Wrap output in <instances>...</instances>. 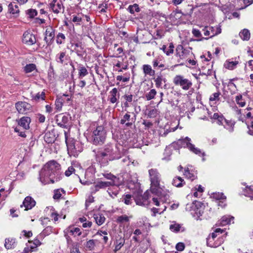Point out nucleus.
Here are the masks:
<instances>
[{
	"mask_svg": "<svg viewBox=\"0 0 253 253\" xmlns=\"http://www.w3.org/2000/svg\"><path fill=\"white\" fill-rule=\"evenodd\" d=\"M60 165L53 160L47 162L39 173V180L43 184L53 183L60 179Z\"/></svg>",
	"mask_w": 253,
	"mask_h": 253,
	"instance_id": "1",
	"label": "nucleus"
},
{
	"mask_svg": "<svg viewBox=\"0 0 253 253\" xmlns=\"http://www.w3.org/2000/svg\"><path fill=\"white\" fill-rule=\"evenodd\" d=\"M149 175L151 181V191L153 193L160 196L162 201H164L167 196V193L160 187L161 174L156 169L149 170Z\"/></svg>",
	"mask_w": 253,
	"mask_h": 253,
	"instance_id": "2",
	"label": "nucleus"
},
{
	"mask_svg": "<svg viewBox=\"0 0 253 253\" xmlns=\"http://www.w3.org/2000/svg\"><path fill=\"white\" fill-rule=\"evenodd\" d=\"M66 143L67 147L68 153L70 156L77 157L83 151L82 144L78 141L73 138L67 139Z\"/></svg>",
	"mask_w": 253,
	"mask_h": 253,
	"instance_id": "3",
	"label": "nucleus"
},
{
	"mask_svg": "<svg viewBox=\"0 0 253 253\" xmlns=\"http://www.w3.org/2000/svg\"><path fill=\"white\" fill-rule=\"evenodd\" d=\"M106 131L103 126H98L92 131V142L95 145L103 144L106 139Z\"/></svg>",
	"mask_w": 253,
	"mask_h": 253,
	"instance_id": "4",
	"label": "nucleus"
},
{
	"mask_svg": "<svg viewBox=\"0 0 253 253\" xmlns=\"http://www.w3.org/2000/svg\"><path fill=\"white\" fill-rule=\"evenodd\" d=\"M190 141L191 139L188 137H186L178 140V143L182 147L187 148L190 151L199 156H205V153L202 152L200 149L195 147L194 145L190 143Z\"/></svg>",
	"mask_w": 253,
	"mask_h": 253,
	"instance_id": "5",
	"label": "nucleus"
},
{
	"mask_svg": "<svg viewBox=\"0 0 253 253\" xmlns=\"http://www.w3.org/2000/svg\"><path fill=\"white\" fill-rule=\"evenodd\" d=\"M173 83L176 86H179L184 90H189L192 86L191 81L185 78L182 75H177L173 79Z\"/></svg>",
	"mask_w": 253,
	"mask_h": 253,
	"instance_id": "6",
	"label": "nucleus"
},
{
	"mask_svg": "<svg viewBox=\"0 0 253 253\" xmlns=\"http://www.w3.org/2000/svg\"><path fill=\"white\" fill-rule=\"evenodd\" d=\"M15 108L19 114H26L31 110V105L25 101H18L15 103Z\"/></svg>",
	"mask_w": 253,
	"mask_h": 253,
	"instance_id": "7",
	"label": "nucleus"
},
{
	"mask_svg": "<svg viewBox=\"0 0 253 253\" xmlns=\"http://www.w3.org/2000/svg\"><path fill=\"white\" fill-rule=\"evenodd\" d=\"M95 155L96 160L102 166L106 165L108 163L110 158L108 157L102 150H93Z\"/></svg>",
	"mask_w": 253,
	"mask_h": 253,
	"instance_id": "8",
	"label": "nucleus"
},
{
	"mask_svg": "<svg viewBox=\"0 0 253 253\" xmlns=\"http://www.w3.org/2000/svg\"><path fill=\"white\" fill-rule=\"evenodd\" d=\"M55 29L53 27L50 26L46 27L44 41L47 45H50L52 43L55 37Z\"/></svg>",
	"mask_w": 253,
	"mask_h": 253,
	"instance_id": "9",
	"label": "nucleus"
},
{
	"mask_svg": "<svg viewBox=\"0 0 253 253\" xmlns=\"http://www.w3.org/2000/svg\"><path fill=\"white\" fill-rule=\"evenodd\" d=\"M36 38L32 33L26 31L24 33L22 38V42L28 45H32L36 42Z\"/></svg>",
	"mask_w": 253,
	"mask_h": 253,
	"instance_id": "10",
	"label": "nucleus"
},
{
	"mask_svg": "<svg viewBox=\"0 0 253 253\" xmlns=\"http://www.w3.org/2000/svg\"><path fill=\"white\" fill-rule=\"evenodd\" d=\"M204 35L205 36H210L212 38L221 32V29L219 27H205L203 29Z\"/></svg>",
	"mask_w": 253,
	"mask_h": 253,
	"instance_id": "11",
	"label": "nucleus"
},
{
	"mask_svg": "<svg viewBox=\"0 0 253 253\" xmlns=\"http://www.w3.org/2000/svg\"><path fill=\"white\" fill-rule=\"evenodd\" d=\"M190 50L184 49L182 45H178L176 48L175 55L179 57L178 62L179 63L180 60H186L190 54Z\"/></svg>",
	"mask_w": 253,
	"mask_h": 253,
	"instance_id": "12",
	"label": "nucleus"
},
{
	"mask_svg": "<svg viewBox=\"0 0 253 253\" xmlns=\"http://www.w3.org/2000/svg\"><path fill=\"white\" fill-rule=\"evenodd\" d=\"M149 193L147 191L145 192L143 196H140L134 199L136 205L139 206H146L149 205Z\"/></svg>",
	"mask_w": 253,
	"mask_h": 253,
	"instance_id": "13",
	"label": "nucleus"
},
{
	"mask_svg": "<svg viewBox=\"0 0 253 253\" xmlns=\"http://www.w3.org/2000/svg\"><path fill=\"white\" fill-rule=\"evenodd\" d=\"M36 205V202L31 197H26L23 201V204L21 205V207L24 206L25 208V210L27 211L31 209Z\"/></svg>",
	"mask_w": 253,
	"mask_h": 253,
	"instance_id": "14",
	"label": "nucleus"
},
{
	"mask_svg": "<svg viewBox=\"0 0 253 253\" xmlns=\"http://www.w3.org/2000/svg\"><path fill=\"white\" fill-rule=\"evenodd\" d=\"M31 118L28 117H23L16 121L19 126L22 127L24 129H28L30 128L29 125L31 123Z\"/></svg>",
	"mask_w": 253,
	"mask_h": 253,
	"instance_id": "15",
	"label": "nucleus"
},
{
	"mask_svg": "<svg viewBox=\"0 0 253 253\" xmlns=\"http://www.w3.org/2000/svg\"><path fill=\"white\" fill-rule=\"evenodd\" d=\"M110 186V183L108 181H98L92 188V192H96L100 189H106Z\"/></svg>",
	"mask_w": 253,
	"mask_h": 253,
	"instance_id": "16",
	"label": "nucleus"
},
{
	"mask_svg": "<svg viewBox=\"0 0 253 253\" xmlns=\"http://www.w3.org/2000/svg\"><path fill=\"white\" fill-rule=\"evenodd\" d=\"M109 94L110 95L109 96V100L110 101V102L113 104L117 103L120 97V94L118 92L117 88H113L109 92Z\"/></svg>",
	"mask_w": 253,
	"mask_h": 253,
	"instance_id": "17",
	"label": "nucleus"
},
{
	"mask_svg": "<svg viewBox=\"0 0 253 253\" xmlns=\"http://www.w3.org/2000/svg\"><path fill=\"white\" fill-rule=\"evenodd\" d=\"M64 233H69L70 235H72L74 237L80 236L82 234L81 229L75 226L68 227L64 231Z\"/></svg>",
	"mask_w": 253,
	"mask_h": 253,
	"instance_id": "18",
	"label": "nucleus"
},
{
	"mask_svg": "<svg viewBox=\"0 0 253 253\" xmlns=\"http://www.w3.org/2000/svg\"><path fill=\"white\" fill-rule=\"evenodd\" d=\"M222 123L220 125L223 126L229 132H232L234 131L235 124V122L234 121L228 120L224 118Z\"/></svg>",
	"mask_w": 253,
	"mask_h": 253,
	"instance_id": "19",
	"label": "nucleus"
},
{
	"mask_svg": "<svg viewBox=\"0 0 253 253\" xmlns=\"http://www.w3.org/2000/svg\"><path fill=\"white\" fill-rule=\"evenodd\" d=\"M56 121L59 126L62 127H66V124L69 121L68 116L60 114L57 116Z\"/></svg>",
	"mask_w": 253,
	"mask_h": 253,
	"instance_id": "20",
	"label": "nucleus"
},
{
	"mask_svg": "<svg viewBox=\"0 0 253 253\" xmlns=\"http://www.w3.org/2000/svg\"><path fill=\"white\" fill-rule=\"evenodd\" d=\"M50 7L52 9L53 12L58 13L62 8L61 3L57 2V0H53L50 3Z\"/></svg>",
	"mask_w": 253,
	"mask_h": 253,
	"instance_id": "21",
	"label": "nucleus"
},
{
	"mask_svg": "<svg viewBox=\"0 0 253 253\" xmlns=\"http://www.w3.org/2000/svg\"><path fill=\"white\" fill-rule=\"evenodd\" d=\"M158 197H153L152 198V201L155 205L158 207H160L159 208L161 209V211H162V209H164L163 206H165L164 203L167 201V200L169 198V196L167 194V196L166 197L167 198L164 200L162 201L161 199L160 196L158 195H157Z\"/></svg>",
	"mask_w": 253,
	"mask_h": 253,
	"instance_id": "22",
	"label": "nucleus"
},
{
	"mask_svg": "<svg viewBox=\"0 0 253 253\" xmlns=\"http://www.w3.org/2000/svg\"><path fill=\"white\" fill-rule=\"evenodd\" d=\"M172 184L176 187H181L185 184V182L181 177L176 176L172 179Z\"/></svg>",
	"mask_w": 253,
	"mask_h": 253,
	"instance_id": "23",
	"label": "nucleus"
},
{
	"mask_svg": "<svg viewBox=\"0 0 253 253\" xmlns=\"http://www.w3.org/2000/svg\"><path fill=\"white\" fill-rule=\"evenodd\" d=\"M108 188L107 192L110 197L114 198L117 196L120 190L119 187L111 186Z\"/></svg>",
	"mask_w": 253,
	"mask_h": 253,
	"instance_id": "24",
	"label": "nucleus"
},
{
	"mask_svg": "<svg viewBox=\"0 0 253 253\" xmlns=\"http://www.w3.org/2000/svg\"><path fill=\"white\" fill-rule=\"evenodd\" d=\"M74 47V50L76 52L77 54L80 57H82L84 54V50L82 47L81 43H76L72 45Z\"/></svg>",
	"mask_w": 253,
	"mask_h": 253,
	"instance_id": "25",
	"label": "nucleus"
},
{
	"mask_svg": "<svg viewBox=\"0 0 253 253\" xmlns=\"http://www.w3.org/2000/svg\"><path fill=\"white\" fill-rule=\"evenodd\" d=\"M210 118L211 119L213 120L216 121V123L220 125L222 124L223 121H224V117L223 116L220 114L218 113H215L212 115L210 116Z\"/></svg>",
	"mask_w": 253,
	"mask_h": 253,
	"instance_id": "26",
	"label": "nucleus"
},
{
	"mask_svg": "<svg viewBox=\"0 0 253 253\" xmlns=\"http://www.w3.org/2000/svg\"><path fill=\"white\" fill-rule=\"evenodd\" d=\"M93 218L96 224L98 225H102L105 221V217L104 216L99 212L94 214Z\"/></svg>",
	"mask_w": 253,
	"mask_h": 253,
	"instance_id": "27",
	"label": "nucleus"
},
{
	"mask_svg": "<svg viewBox=\"0 0 253 253\" xmlns=\"http://www.w3.org/2000/svg\"><path fill=\"white\" fill-rule=\"evenodd\" d=\"M8 11L12 14H18L19 9L18 5L15 2H11L8 5Z\"/></svg>",
	"mask_w": 253,
	"mask_h": 253,
	"instance_id": "28",
	"label": "nucleus"
},
{
	"mask_svg": "<svg viewBox=\"0 0 253 253\" xmlns=\"http://www.w3.org/2000/svg\"><path fill=\"white\" fill-rule=\"evenodd\" d=\"M234 218L233 216L224 215L221 218V220L218 221L219 222L218 224L221 226H225L230 223L231 221L233 220Z\"/></svg>",
	"mask_w": 253,
	"mask_h": 253,
	"instance_id": "29",
	"label": "nucleus"
},
{
	"mask_svg": "<svg viewBox=\"0 0 253 253\" xmlns=\"http://www.w3.org/2000/svg\"><path fill=\"white\" fill-rule=\"evenodd\" d=\"M16 245L14 238H7L5 239L4 246L7 249L14 248Z\"/></svg>",
	"mask_w": 253,
	"mask_h": 253,
	"instance_id": "30",
	"label": "nucleus"
},
{
	"mask_svg": "<svg viewBox=\"0 0 253 253\" xmlns=\"http://www.w3.org/2000/svg\"><path fill=\"white\" fill-rule=\"evenodd\" d=\"M132 217L131 216H128L126 214L118 216L116 219V222L119 224H123L124 223H128L129 219Z\"/></svg>",
	"mask_w": 253,
	"mask_h": 253,
	"instance_id": "31",
	"label": "nucleus"
},
{
	"mask_svg": "<svg viewBox=\"0 0 253 253\" xmlns=\"http://www.w3.org/2000/svg\"><path fill=\"white\" fill-rule=\"evenodd\" d=\"M173 44L171 42L169 43L168 47H167L166 45H163L161 49L167 54V55L169 56L173 52Z\"/></svg>",
	"mask_w": 253,
	"mask_h": 253,
	"instance_id": "32",
	"label": "nucleus"
},
{
	"mask_svg": "<svg viewBox=\"0 0 253 253\" xmlns=\"http://www.w3.org/2000/svg\"><path fill=\"white\" fill-rule=\"evenodd\" d=\"M143 71L145 75L149 76H154L155 74V71L152 70L151 66L149 65H144L143 66Z\"/></svg>",
	"mask_w": 253,
	"mask_h": 253,
	"instance_id": "33",
	"label": "nucleus"
},
{
	"mask_svg": "<svg viewBox=\"0 0 253 253\" xmlns=\"http://www.w3.org/2000/svg\"><path fill=\"white\" fill-rule=\"evenodd\" d=\"M64 102V97H60L57 98L55 101V109L57 111H60L61 110L63 103Z\"/></svg>",
	"mask_w": 253,
	"mask_h": 253,
	"instance_id": "34",
	"label": "nucleus"
},
{
	"mask_svg": "<svg viewBox=\"0 0 253 253\" xmlns=\"http://www.w3.org/2000/svg\"><path fill=\"white\" fill-rule=\"evenodd\" d=\"M154 82L157 88H162V83L163 82H166V79L162 76H158L154 78Z\"/></svg>",
	"mask_w": 253,
	"mask_h": 253,
	"instance_id": "35",
	"label": "nucleus"
},
{
	"mask_svg": "<svg viewBox=\"0 0 253 253\" xmlns=\"http://www.w3.org/2000/svg\"><path fill=\"white\" fill-rule=\"evenodd\" d=\"M238 63L239 61L237 60L232 61H227L224 64V66L228 69L233 70L236 68Z\"/></svg>",
	"mask_w": 253,
	"mask_h": 253,
	"instance_id": "36",
	"label": "nucleus"
},
{
	"mask_svg": "<svg viewBox=\"0 0 253 253\" xmlns=\"http://www.w3.org/2000/svg\"><path fill=\"white\" fill-rule=\"evenodd\" d=\"M241 38L244 41H248L250 38V33L247 29H244L239 33Z\"/></svg>",
	"mask_w": 253,
	"mask_h": 253,
	"instance_id": "37",
	"label": "nucleus"
},
{
	"mask_svg": "<svg viewBox=\"0 0 253 253\" xmlns=\"http://www.w3.org/2000/svg\"><path fill=\"white\" fill-rule=\"evenodd\" d=\"M95 246V243L93 240H89L85 244V249L87 251H92Z\"/></svg>",
	"mask_w": 253,
	"mask_h": 253,
	"instance_id": "38",
	"label": "nucleus"
},
{
	"mask_svg": "<svg viewBox=\"0 0 253 253\" xmlns=\"http://www.w3.org/2000/svg\"><path fill=\"white\" fill-rule=\"evenodd\" d=\"M157 94V91L155 89H151L148 92L145 94V98L147 100H150L155 98Z\"/></svg>",
	"mask_w": 253,
	"mask_h": 253,
	"instance_id": "39",
	"label": "nucleus"
},
{
	"mask_svg": "<svg viewBox=\"0 0 253 253\" xmlns=\"http://www.w3.org/2000/svg\"><path fill=\"white\" fill-rule=\"evenodd\" d=\"M235 101L237 104L240 107H244L246 105V101L241 94L238 95L235 97Z\"/></svg>",
	"mask_w": 253,
	"mask_h": 253,
	"instance_id": "40",
	"label": "nucleus"
},
{
	"mask_svg": "<svg viewBox=\"0 0 253 253\" xmlns=\"http://www.w3.org/2000/svg\"><path fill=\"white\" fill-rule=\"evenodd\" d=\"M35 70H36V65L33 63L27 64L24 68V71L26 73H31Z\"/></svg>",
	"mask_w": 253,
	"mask_h": 253,
	"instance_id": "41",
	"label": "nucleus"
},
{
	"mask_svg": "<svg viewBox=\"0 0 253 253\" xmlns=\"http://www.w3.org/2000/svg\"><path fill=\"white\" fill-rule=\"evenodd\" d=\"M127 10L131 13L134 14L135 12H138L140 11V8L137 4L135 3L133 5H130L127 8Z\"/></svg>",
	"mask_w": 253,
	"mask_h": 253,
	"instance_id": "42",
	"label": "nucleus"
},
{
	"mask_svg": "<svg viewBox=\"0 0 253 253\" xmlns=\"http://www.w3.org/2000/svg\"><path fill=\"white\" fill-rule=\"evenodd\" d=\"M79 78L82 79L84 77L88 74V71L83 66L80 65L79 66Z\"/></svg>",
	"mask_w": 253,
	"mask_h": 253,
	"instance_id": "43",
	"label": "nucleus"
},
{
	"mask_svg": "<svg viewBox=\"0 0 253 253\" xmlns=\"http://www.w3.org/2000/svg\"><path fill=\"white\" fill-rule=\"evenodd\" d=\"M62 193L65 194V191L63 189H58L54 191V195L53 198L55 200L59 199L62 196Z\"/></svg>",
	"mask_w": 253,
	"mask_h": 253,
	"instance_id": "44",
	"label": "nucleus"
},
{
	"mask_svg": "<svg viewBox=\"0 0 253 253\" xmlns=\"http://www.w3.org/2000/svg\"><path fill=\"white\" fill-rule=\"evenodd\" d=\"M125 241L123 239H120L117 240L115 242V247L114 249V252H117L119 251L121 248L124 246Z\"/></svg>",
	"mask_w": 253,
	"mask_h": 253,
	"instance_id": "45",
	"label": "nucleus"
},
{
	"mask_svg": "<svg viewBox=\"0 0 253 253\" xmlns=\"http://www.w3.org/2000/svg\"><path fill=\"white\" fill-rule=\"evenodd\" d=\"M164 209H162V211H161V208H152L151 209V211L153 212L152 215L153 216H155L156 215V214H162L164 212V211H166L167 209V207L166 206H163Z\"/></svg>",
	"mask_w": 253,
	"mask_h": 253,
	"instance_id": "46",
	"label": "nucleus"
},
{
	"mask_svg": "<svg viewBox=\"0 0 253 253\" xmlns=\"http://www.w3.org/2000/svg\"><path fill=\"white\" fill-rule=\"evenodd\" d=\"M66 39V37L64 34L61 33H59L56 36V42L58 44L63 43Z\"/></svg>",
	"mask_w": 253,
	"mask_h": 253,
	"instance_id": "47",
	"label": "nucleus"
},
{
	"mask_svg": "<svg viewBox=\"0 0 253 253\" xmlns=\"http://www.w3.org/2000/svg\"><path fill=\"white\" fill-rule=\"evenodd\" d=\"M66 57V53L61 52L56 56V61L60 64H63L64 61V58Z\"/></svg>",
	"mask_w": 253,
	"mask_h": 253,
	"instance_id": "48",
	"label": "nucleus"
},
{
	"mask_svg": "<svg viewBox=\"0 0 253 253\" xmlns=\"http://www.w3.org/2000/svg\"><path fill=\"white\" fill-rule=\"evenodd\" d=\"M110 183V186H117L119 187L122 183V181L120 180V178L117 177L116 176L114 175V177L112 179V181H108Z\"/></svg>",
	"mask_w": 253,
	"mask_h": 253,
	"instance_id": "49",
	"label": "nucleus"
},
{
	"mask_svg": "<svg viewBox=\"0 0 253 253\" xmlns=\"http://www.w3.org/2000/svg\"><path fill=\"white\" fill-rule=\"evenodd\" d=\"M184 175L186 178L191 179L192 181L197 177L196 175L190 172V170L188 168L185 169Z\"/></svg>",
	"mask_w": 253,
	"mask_h": 253,
	"instance_id": "50",
	"label": "nucleus"
},
{
	"mask_svg": "<svg viewBox=\"0 0 253 253\" xmlns=\"http://www.w3.org/2000/svg\"><path fill=\"white\" fill-rule=\"evenodd\" d=\"M253 109L251 107H247L246 109L243 110V116L246 118H251L252 117V113L251 112Z\"/></svg>",
	"mask_w": 253,
	"mask_h": 253,
	"instance_id": "51",
	"label": "nucleus"
},
{
	"mask_svg": "<svg viewBox=\"0 0 253 253\" xmlns=\"http://www.w3.org/2000/svg\"><path fill=\"white\" fill-rule=\"evenodd\" d=\"M181 227L180 224L176 223L175 222H173V224L170 225L169 229L173 232H177L180 231Z\"/></svg>",
	"mask_w": 253,
	"mask_h": 253,
	"instance_id": "52",
	"label": "nucleus"
},
{
	"mask_svg": "<svg viewBox=\"0 0 253 253\" xmlns=\"http://www.w3.org/2000/svg\"><path fill=\"white\" fill-rule=\"evenodd\" d=\"M245 195L250 197L251 199H253V186L246 187Z\"/></svg>",
	"mask_w": 253,
	"mask_h": 253,
	"instance_id": "53",
	"label": "nucleus"
},
{
	"mask_svg": "<svg viewBox=\"0 0 253 253\" xmlns=\"http://www.w3.org/2000/svg\"><path fill=\"white\" fill-rule=\"evenodd\" d=\"M113 146L108 145L105 147V148L103 152L106 154L109 158L112 156Z\"/></svg>",
	"mask_w": 253,
	"mask_h": 253,
	"instance_id": "54",
	"label": "nucleus"
},
{
	"mask_svg": "<svg viewBox=\"0 0 253 253\" xmlns=\"http://www.w3.org/2000/svg\"><path fill=\"white\" fill-rule=\"evenodd\" d=\"M72 21L75 23L76 25H80L81 22L82 21V18L80 16V14L77 15H73L72 16Z\"/></svg>",
	"mask_w": 253,
	"mask_h": 253,
	"instance_id": "55",
	"label": "nucleus"
},
{
	"mask_svg": "<svg viewBox=\"0 0 253 253\" xmlns=\"http://www.w3.org/2000/svg\"><path fill=\"white\" fill-rule=\"evenodd\" d=\"M159 111L156 109L150 110L148 113V117L150 118H155L159 114Z\"/></svg>",
	"mask_w": 253,
	"mask_h": 253,
	"instance_id": "56",
	"label": "nucleus"
},
{
	"mask_svg": "<svg viewBox=\"0 0 253 253\" xmlns=\"http://www.w3.org/2000/svg\"><path fill=\"white\" fill-rule=\"evenodd\" d=\"M69 247L71 253H81L79 250L78 243L73 244Z\"/></svg>",
	"mask_w": 253,
	"mask_h": 253,
	"instance_id": "57",
	"label": "nucleus"
},
{
	"mask_svg": "<svg viewBox=\"0 0 253 253\" xmlns=\"http://www.w3.org/2000/svg\"><path fill=\"white\" fill-rule=\"evenodd\" d=\"M26 14L29 18H33L38 14V12L36 9H29L26 11Z\"/></svg>",
	"mask_w": 253,
	"mask_h": 253,
	"instance_id": "58",
	"label": "nucleus"
},
{
	"mask_svg": "<svg viewBox=\"0 0 253 253\" xmlns=\"http://www.w3.org/2000/svg\"><path fill=\"white\" fill-rule=\"evenodd\" d=\"M132 197L131 195L127 194L124 196L123 201L127 205H130L132 203Z\"/></svg>",
	"mask_w": 253,
	"mask_h": 253,
	"instance_id": "59",
	"label": "nucleus"
},
{
	"mask_svg": "<svg viewBox=\"0 0 253 253\" xmlns=\"http://www.w3.org/2000/svg\"><path fill=\"white\" fill-rule=\"evenodd\" d=\"M220 95V93L219 91L212 94L210 97V101H214L219 100Z\"/></svg>",
	"mask_w": 253,
	"mask_h": 253,
	"instance_id": "60",
	"label": "nucleus"
},
{
	"mask_svg": "<svg viewBox=\"0 0 253 253\" xmlns=\"http://www.w3.org/2000/svg\"><path fill=\"white\" fill-rule=\"evenodd\" d=\"M64 236L66 239L68 247H70V246H72L73 244L77 243L76 242H74L72 241V240L71 239V238H70V237L69 236V233H64Z\"/></svg>",
	"mask_w": 253,
	"mask_h": 253,
	"instance_id": "61",
	"label": "nucleus"
},
{
	"mask_svg": "<svg viewBox=\"0 0 253 253\" xmlns=\"http://www.w3.org/2000/svg\"><path fill=\"white\" fill-rule=\"evenodd\" d=\"M197 204H200V202H197V201H195V202L194 203H191V204H187L186 206V207H185V210L187 211H191L193 208L195 207V205H196V206H197Z\"/></svg>",
	"mask_w": 253,
	"mask_h": 253,
	"instance_id": "62",
	"label": "nucleus"
},
{
	"mask_svg": "<svg viewBox=\"0 0 253 253\" xmlns=\"http://www.w3.org/2000/svg\"><path fill=\"white\" fill-rule=\"evenodd\" d=\"M213 198L216 200L225 199L226 197L222 193H215L213 194Z\"/></svg>",
	"mask_w": 253,
	"mask_h": 253,
	"instance_id": "63",
	"label": "nucleus"
},
{
	"mask_svg": "<svg viewBox=\"0 0 253 253\" xmlns=\"http://www.w3.org/2000/svg\"><path fill=\"white\" fill-rule=\"evenodd\" d=\"M52 228L51 226H47L42 232V235L47 236L52 232Z\"/></svg>",
	"mask_w": 253,
	"mask_h": 253,
	"instance_id": "64",
	"label": "nucleus"
}]
</instances>
